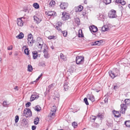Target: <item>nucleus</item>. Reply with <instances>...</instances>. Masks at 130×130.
Segmentation results:
<instances>
[{
	"label": "nucleus",
	"mask_w": 130,
	"mask_h": 130,
	"mask_svg": "<svg viewBox=\"0 0 130 130\" xmlns=\"http://www.w3.org/2000/svg\"><path fill=\"white\" fill-rule=\"evenodd\" d=\"M109 76L112 78H114L119 74V71L118 69L115 68L112 70H110L108 72Z\"/></svg>",
	"instance_id": "f257e3e1"
},
{
	"label": "nucleus",
	"mask_w": 130,
	"mask_h": 130,
	"mask_svg": "<svg viewBox=\"0 0 130 130\" xmlns=\"http://www.w3.org/2000/svg\"><path fill=\"white\" fill-rule=\"evenodd\" d=\"M34 19L35 21L37 24L40 23L42 20V15L41 14L38 13L34 16Z\"/></svg>",
	"instance_id": "f03ea898"
},
{
	"label": "nucleus",
	"mask_w": 130,
	"mask_h": 130,
	"mask_svg": "<svg viewBox=\"0 0 130 130\" xmlns=\"http://www.w3.org/2000/svg\"><path fill=\"white\" fill-rule=\"evenodd\" d=\"M56 110V106H53L52 107L51 111L48 116V117L50 119H51L53 118L55 116V112Z\"/></svg>",
	"instance_id": "7ed1b4c3"
},
{
	"label": "nucleus",
	"mask_w": 130,
	"mask_h": 130,
	"mask_svg": "<svg viewBox=\"0 0 130 130\" xmlns=\"http://www.w3.org/2000/svg\"><path fill=\"white\" fill-rule=\"evenodd\" d=\"M27 39L28 45L29 46H32L33 43L35 42V41L33 40V36L31 34L28 35Z\"/></svg>",
	"instance_id": "20e7f679"
},
{
	"label": "nucleus",
	"mask_w": 130,
	"mask_h": 130,
	"mask_svg": "<svg viewBox=\"0 0 130 130\" xmlns=\"http://www.w3.org/2000/svg\"><path fill=\"white\" fill-rule=\"evenodd\" d=\"M116 11L113 10H111L108 13V17L110 18H116L117 17Z\"/></svg>",
	"instance_id": "39448f33"
},
{
	"label": "nucleus",
	"mask_w": 130,
	"mask_h": 130,
	"mask_svg": "<svg viewBox=\"0 0 130 130\" xmlns=\"http://www.w3.org/2000/svg\"><path fill=\"white\" fill-rule=\"evenodd\" d=\"M23 114L26 117H30L32 115L31 111L29 109H25L24 111Z\"/></svg>",
	"instance_id": "423d86ee"
},
{
	"label": "nucleus",
	"mask_w": 130,
	"mask_h": 130,
	"mask_svg": "<svg viewBox=\"0 0 130 130\" xmlns=\"http://www.w3.org/2000/svg\"><path fill=\"white\" fill-rule=\"evenodd\" d=\"M76 59L77 64H82L84 62V58L81 56H77L76 57Z\"/></svg>",
	"instance_id": "0eeeda50"
},
{
	"label": "nucleus",
	"mask_w": 130,
	"mask_h": 130,
	"mask_svg": "<svg viewBox=\"0 0 130 130\" xmlns=\"http://www.w3.org/2000/svg\"><path fill=\"white\" fill-rule=\"evenodd\" d=\"M62 15L63 16L62 17V19L64 21L67 20L70 18L69 14L65 12H63Z\"/></svg>",
	"instance_id": "6e6552de"
},
{
	"label": "nucleus",
	"mask_w": 130,
	"mask_h": 130,
	"mask_svg": "<svg viewBox=\"0 0 130 130\" xmlns=\"http://www.w3.org/2000/svg\"><path fill=\"white\" fill-rule=\"evenodd\" d=\"M24 19L23 18H20L17 19V24L19 26H22L24 24V21L22 19Z\"/></svg>",
	"instance_id": "1a4fd4ad"
},
{
	"label": "nucleus",
	"mask_w": 130,
	"mask_h": 130,
	"mask_svg": "<svg viewBox=\"0 0 130 130\" xmlns=\"http://www.w3.org/2000/svg\"><path fill=\"white\" fill-rule=\"evenodd\" d=\"M121 108L120 112L122 113L123 114L125 113V110L127 108V106L126 104H122L120 105Z\"/></svg>",
	"instance_id": "9d476101"
},
{
	"label": "nucleus",
	"mask_w": 130,
	"mask_h": 130,
	"mask_svg": "<svg viewBox=\"0 0 130 130\" xmlns=\"http://www.w3.org/2000/svg\"><path fill=\"white\" fill-rule=\"evenodd\" d=\"M90 30L91 32H95L98 30L97 27L94 25L91 26L89 27Z\"/></svg>",
	"instance_id": "9b49d317"
},
{
	"label": "nucleus",
	"mask_w": 130,
	"mask_h": 130,
	"mask_svg": "<svg viewBox=\"0 0 130 130\" xmlns=\"http://www.w3.org/2000/svg\"><path fill=\"white\" fill-rule=\"evenodd\" d=\"M68 4L65 3H62L60 4V8L62 9H65L67 7Z\"/></svg>",
	"instance_id": "f8f14e48"
},
{
	"label": "nucleus",
	"mask_w": 130,
	"mask_h": 130,
	"mask_svg": "<svg viewBox=\"0 0 130 130\" xmlns=\"http://www.w3.org/2000/svg\"><path fill=\"white\" fill-rule=\"evenodd\" d=\"M83 9V6L81 5H80L79 6L75 8V11L76 12H79L82 11Z\"/></svg>",
	"instance_id": "ddd939ff"
},
{
	"label": "nucleus",
	"mask_w": 130,
	"mask_h": 130,
	"mask_svg": "<svg viewBox=\"0 0 130 130\" xmlns=\"http://www.w3.org/2000/svg\"><path fill=\"white\" fill-rule=\"evenodd\" d=\"M101 30L103 32L108 31L109 30V28L107 25H105L102 27Z\"/></svg>",
	"instance_id": "4468645a"
},
{
	"label": "nucleus",
	"mask_w": 130,
	"mask_h": 130,
	"mask_svg": "<svg viewBox=\"0 0 130 130\" xmlns=\"http://www.w3.org/2000/svg\"><path fill=\"white\" fill-rule=\"evenodd\" d=\"M113 112L115 117H119L121 116L119 114V112L118 111L114 110Z\"/></svg>",
	"instance_id": "2eb2a0df"
},
{
	"label": "nucleus",
	"mask_w": 130,
	"mask_h": 130,
	"mask_svg": "<svg viewBox=\"0 0 130 130\" xmlns=\"http://www.w3.org/2000/svg\"><path fill=\"white\" fill-rule=\"evenodd\" d=\"M100 45V41H96L94 42H93L91 43V45Z\"/></svg>",
	"instance_id": "dca6fc26"
},
{
	"label": "nucleus",
	"mask_w": 130,
	"mask_h": 130,
	"mask_svg": "<svg viewBox=\"0 0 130 130\" xmlns=\"http://www.w3.org/2000/svg\"><path fill=\"white\" fill-rule=\"evenodd\" d=\"M23 49H24V53L27 55H28L29 54V51L28 49L27 48V46H24L22 47Z\"/></svg>",
	"instance_id": "f3484780"
},
{
	"label": "nucleus",
	"mask_w": 130,
	"mask_h": 130,
	"mask_svg": "<svg viewBox=\"0 0 130 130\" xmlns=\"http://www.w3.org/2000/svg\"><path fill=\"white\" fill-rule=\"evenodd\" d=\"M44 42L41 39L39 38L38 40L37 46L39 45H43Z\"/></svg>",
	"instance_id": "a211bd4d"
},
{
	"label": "nucleus",
	"mask_w": 130,
	"mask_h": 130,
	"mask_svg": "<svg viewBox=\"0 0 130 130\" xmlns=\"http://www.w3.org/2000/svg\"><path fill=\"white\" fill-rule=\"evenodd\" d=\"M60 56L61 59L63 61H66L67 60L66 56L64 55L62 53H61L60 54Z\"/></svg>",
	"instance_id": "6ab92c4d"
},
{
	"label": "nucleus",
	"mask_w": 130,
	"mask_h": 130,
	"mask_svg": "<svg viewBox=\"0 0 130 130\" xmlns=\"http://www.w3.org/2000/svg\"><path fill=\"white\" fill-rule=\"evenodd\" d=\"M46 14L48 16H52L55 15V12L53 11H49L47 12H46Z\"/></svg>",
	"instance_id": "aec40b11"
},
{
	"label": "nucleus",
	"mask_w": 130,
	"mask_h": 130,
	"mask_svg": "<svg viewBox=\"0 0 130 130\" xmlns=\"http://www.w3.org/2000/svg\"><path fill=\"white\" fill-rule=\"evenodd\" d=\"M89 99L92 102H94L95 101L94 97L93 95H90V96L89 95H88L87 96Z\"/></svg>",
	"instance_id": "412c9836"
},
{
	"label": "nucleus",
	"mask_w": 130,
	"mask_h": 130,
	"mask_svg": "<svg viewBox=\"0 0 130 130\" xmlns=\"http://www.w3.org/2000/svg\"><path fill=\"white\" fill-rule=\"evenodd\" d=\"M55 2L54 0H51L49 4V6L52 7H54L55 4Z\"/></svg>",
	"instance_id": "4be33fe9"
},
{
	"label": "nucleus",
	"mask_w": 130,
	"mask_h": 130,
	"mask_svg": "<svg viewBox=\"0 0 130 130\" xmlns=\"http://www.w3.org/2000/svg\"><path fill=\"white\" fill-rule=\"evenodd\" d=\"M68 82H66L64 84V88L65 91L69 89V87L68 86Z\"/></svg>",
	"instance_id": "5701e85b"
},
{
	"label": "nucleus",
	"mask_w": 130,
	"mask_h": 130,
	"mask_svg": "<svg viewBox=\"0 0 130 130\" xmlns=\"http://www.w3.org/2000/svg\"><path fill=\"white\" fill-rule=\"evenodd\" d=\"M24 36V35L22 32H21L16 37V38L19 39H21Z\"/></svg>",
	"instance_id": "b1692460"
},
{
	"label": "nucleus",
	"mask_w": 130,
	"mask_h": 130,
	"mask_svg": "<svg viewBox=\"0 0 130 130\" xmlns=\"http://www.w3.org/2000/svg\"><path fill=\"white\" fill-rule=\"evenodd\" d=\"M78 36L79 37H84L83 34H82V30L79 29L78 31Z\"/></svg>",
	"instance_id": "393cba45"
},
{
	"label": "nucleus",
	"mask_w": 130,
	"mask_h": 130,
	"mask_svg": "<svg viewBox=\"0 0 130 130\" xmlns=\"http://www.w3.org/2000/svg\"><path fill=\"white\" fill-rule=\"evenodd\" d=\"M38 97L36 96V95H32L30 98V101H32L35 100V99L38 98Z\"/></svg>",
	"instance_id": "a878e982"
},
{
	"label": "nucleus",
	"mask_w": 130,
	"mask_h": 130,
	"mask_svg": "<svg viewBox=\"0 0 130 130\" xmlns=\"http://www.w3.org/2000/svg\"><path fill=\"white\" fill-rule=\"evenodd\" d=\"M48 46L46 45H45L44 46V49L43 51V53L48 52Z\"/></svg>",
	"instance_id": "bb28decb"
},
{
	"label": "nucleus",
	"mask_w": 130,
	"mask_h": 130,
	"mask_svg": "<svg viewBox=\"0 0 130 130\" xmlns=\"http://www.w3.org/2000/svg\"><path fill=\"white\" fill-rule=\"evenodd\" d=\"M33 57L34 59H36L37 58L38 56L37 53L36 52H32Z\"/></svg>",
	"instance_id": "cd10ccee"
},
{
	"label": "nucleus",
	"mask_w": 130,
	"mask_h": 130,
	"mask_svg": "<svg viewBox=\"0 0 130 130\" xmlns=\"http://www.w3.org/2000/svg\"><path fill=\"white\" fill-rule=\"evenodd\" d=\"M39 121V119L38 118H35L34 120V123L35 125H37Z\"/></svg>",
	"instance_id": "c85d7f7f"
},
{
	"label": "nucleus",
	"mask_w": 130,
	"mask_h": 130,
	"mask_svg": "<svg viewBox=\"0 0 130 130\" xmlns=\"http://www.w3.org/2000/svg\"><path fill=\"white\" fill-rule=\"evenodd\" d=\"M32 70V68L30 65H28V66L27 70L29 72H31Z\"/></svg>",
	"instance_id": "c756f323"
},
{
	"label": "nucleus",
	"mask_w": 130,
	"mask_h": 130,
	"mask_svg": "<svg viewBox=\"0 0 130 130\" xmlns=\"http://www.w3.org/2000/svg\"><path fill=\"white\" fill-rule=\"evenodd\" d=\"M74 21L76 23V24L78 25L79 24H80V21L79 19V18H74Z\"/></svg>",
	"instance_id": "7c9ffc66"
},
{
	"label": "nucleus",
	"mask_w": 130,
	"mask_h": 130,
	"mask_svg": "<svg viewBox=\"0 0 130 130\" xmlns=\"http://www.w3.org/2000/svg\"><path fill=\"white\" fill-rule=\"evenodd\" d=\"M61 32L63 35L64 37H66L67 36V30H65L63 31H61Z\"/></svg>",
	"instance_id": "2f4dec72"
},
{
	"label": "nucleus",
	"mask_w": 130,
	"mask_h": 130,
	"mask_svg": "<svg viewBox=\"0 0 130 130\" xmlns=\"http://www.w3.org/2000/svg\"><path fill=\"white\" fill-rule=\"evenodd\" d=\"M35 109L37 111H39L41 110V108L39 106H37L35 107Z\"/></svg>",
	"instance_id": "473e14b6"
},
{
	"label": "nucleus",
	"mask_w": 130,
	"mask_h": 130,
	"mask_svg": "<svg viewBox=\"0 0 130 130\" xmlns=\"http://www.w3.org/2000/svg\"><path fill=\"white\" fill-rule=\"evenodd\" d=\"M125 124L126 126L128 127H130V121H126L125 123Z\"/></svg>",
	"instance_id": "72a5a7b5"
},
{
	"label": "nucleus",
	"mask_w": 130,
	"mask_h": 130,
	"mask_svg": "<svg viewBox=\"0 0 130 130\" xmlns=\"http://www.w3.org/2000/svg\"><path fill=\"white\" fill-rule=\"evenodd\" d=\"M118 2L123 5H124L126 3L125 1L123 0H119Z\"/></svg>",
	"instance_id": "f704fd0d"
},
{
	"label": "nucleus",
	"mask_w": 130,
	"mask_h": 130,
	"mask_svg": "<svg viewBox=\"0 0 130 130\" xmlns=\"http://www.w3.org/2000/svg\"><path fill=\"white\" fill-rule=\"evenodd\" d=\"M111 0H104L103 2L106 5L109 4L111 2Z\"/></svg>",
	"instance_id": "c9c22d12"
},
{
	"label": "nucleus",
	"mask_w": 130,
	"mask_h": 130,
	"mask_svg": "<svg viewBox=\"0 0 130 130\" xmlns=\"http://www.w3.org/2000/svg\"><path fill=\"white\" fill-rule=\"evenodd\" d=\"M33 6L36 9H38L39 7V5L36 3H34L33 4Z\"/></svg>",
	"instance_id": "e433bc0d"
},
{
	"label": "nucleus",
	"mask_w": 130,
	"mask_h": 130,
	"mask_svg": "<svg viewBox=\"0 0 130 130\" xmlns=\"http://www.w3.org/2000/svg\"><path fill=\"white\" fill-rule=\"evenodd\" d=\"M72 125L74 128H76L77 126V123L75 122H74L72 123Z\"/></svg>",
	"instance_id": "4c0bfd02"
},
{
	"label": "nucleus",
	"mask_w": 130,
	"mask_h": 130,
	"mask_svg": "<svg viewBox=\"0 0 130 130\" xmlns=\"http://www.w3.org/2000/svg\"><path fill=\"white\" fill-rule=\"evenodd\" d=\"M8 103L7 101H4L3 102V105L5 107L6 106L8 105Z\"/></svg>",
	"instance_id": "58836bf2"
},
{
	"label": "nucleus",
	"mask_w": 130,
	"mask_h": 130,
	"mask_svg": "<svg viewBox=\"0 0 130 130\" xmlns=\"http://www.w3.org/2000/svg\"><path fill=\"white\" fill-rule=\"evenodd\" d=\"M44 53V56L45 58H49V54L48 52H46Z\"/></svg>",
	"instance_id": "ea45409f"
},
{
	"label": "nucleus",
	"mask_w": 130,
	"mask_h": 130,
	"mask_svg": "<svg viewBox=\"0 0 130 130\" xmlns=\"http://www.w3.org/2000/svg\"><path fill=\"white\" fill-rule=\"evenodd\" d=\"M96 118L97 117L95 116H92L90 117L91 121L93 122H94Z\"/></svg>",
	"instance_id": "a19ab883"
},
{
	"label": "nucleus",
	"mask_w": 130,
	"mask_h": 130,
	"mask_svg": "<svg viewBox=\"0 0 130 130\" xmlns=\"http://www.w3.org/2000/svg\"><path fill=\"white\" fill-rule=\"evenodd\" d=\"M19 117L18 116H16L15 117V123H17L19 120Z\"/></svg>",
	"instance_id": "79ce46f5"
},
{
	"label": "nucleus",
	"mask_w": 130,
	"mask_h": 130,
	"mask_svg": "<svg viewBox=\"0 0 130 130\" xmlns=\"http://www.w3.org/2000/svg\"><path fill=\"white\" fill-rule=\"evenodd\" d=\"M62 25V23L60 22H57L56 25V26L61 27Z\"/></svg>",
	"instance_id": "37998d69"
},
{
	"label": "nucleus",
	"mask_w": 130,
	"mask_h": 130,
	"mask_svg": "<svg viewBox=\"0 0 130 130\" xmlns=\"http://www.w3.org/2000/svg\"><path fill=\"white\" fill-rule=\"evenodd\" d=\"M55 36H49L48 37V39L51 40V39H54Z\"/></svg>",
	"instance_id": "c03bdc74"
},
{
	"label": "nucleus",
	"mask_w": 130,
	"mask_h": 130,
	"mask_svg": "<svg viewBox=\"0 0 130 130\" xmlns=\"http://www.w3.org/2000/svg\"><path fill=\"white\" fill-rule=\"evenodd\" d=\"M84 102H85L86 105H88L89 103L87 101V99L86 98H84Z\"/></svg>",
	"instance_id": "a18cd8bd"
},
{
	"label": "nucleus",
	"mask_w": 130,
	"mask_h": 130,
	"mask_svg": "<svg viewBox=\"0 0 130 130\" xmlns=\"http://www.w3.org/2000/svg\"><path fill=\"white\" fill-rule=\"evenodd\" d=\"M59 94H57V95L55 96V97H54V99L55 100L57 99V100H59L58 98H59Z\"/></svg>",
	"instance_id": "49530a36"
},
{
	"label": "nucleus",
	"mask_w": 130,
	"mask_h": 130,
	"mask_svg": "<svg viewBox=\"0 0 130 130\" xmlns=\"http://www.w3.org/2000/svg\"><path fill=\"white\" fill-rule=\"evenodd\" d=\"M31 104L30 102H28L26 104V106L27 107H28Z\"/></svg>",
	"instance_id": "de8ad7c7"
},
{
	"label": "nucleus",
	"mask_w": 130,
	"mask_h": 130,
	"mask_svg": "<svg viewBox=\"0 0 130 130\" xmlns=\"http://www.w3.org/2000/svg\"><path fill=\"white\" fill-rule=\"evenodd\" d=\"M12 45H11L9 46L7 48V49L8 50H12Z\"/></svg>",
	"instance_id": "09e8293b"
},
{
	"label": "nucleus",
	"mask_w": 130,
	"mask_h": 130,
	"mask_svg": "<svg viewBox=\"0 0 130 130\" xmlns=\"http://www.w3.org/2000/svg\"><path fill=\"white\" fill-rule=\"evenodd\" d=\"M60 27L56 26V28L58 30V31L61 32V29L60 28Z\"/></svg>",
	"instance_id": "8fccbe9b"
},
{
	"label": "nucleus",
	"mask_w": 130,
	"mask_h": 130,
	"mask_svg": "<svg viewBox=\"0 0 130 130\" xmlns=\"http://www.w3.org/2000/svg\"><path fill=\"white\" fill-rule=\"evenodd\" d=\"M42 74H41L36 79V80H38L39 79L41 78V76H42Z\"/></svg>",
	"instance_id": "3c124183"
},
{
	"label": "nucleus",
	"mask_w": 130,
	"mask_h": 130,
	"mask_svg": "<svg viewBox=\"0 0 130 130\" xmlns=\"http://www.w3.org/2000/svg\"><path fill=\"white\" fill-rule=\"evenodd\" d=\"M36 127L35 126H32V130H35L36 129Z\"/></svg>",
	"instance_id": "603ef678"
},
{
	"label": "nucleus",
	"mask_w": 130,
	"mask_h": 130,
	"mask_svg": "<svg viewBox=\"0 0 130 130\" xmlns=\"http://www.w3.org/2000/svg\"><path fill=\"white\" fill-rule=\"evenodd\" d=\"M108 99L107 98H106L104 100V102L105 103H107L108 102Z\"/></svg>",
	"instance_id": "864d4df0"
},
{
	"label": "nucleus",
	"mask_w": 130,
	"mask_h": 130,
	"mask_svg": "<svg viewBox=\"0 0 130 130\" xmlns=\"http://www.w3.org/2000/svg\"><path fill=\"white\" fill-rule=\"evenodd\" d=\"M43 45H38V47L40 49H41L42 48L43 46Z\"/></svg>",
	"instance_id": "5fc2aeb1"
},
{
	"label": "nucleus",
	"mask_w": 130,
	"mask_h": 130,
	"mask_svg": "<svg viewBox=\"0 0 130 130\" xmlns=\"http://www.w3.org/2000/svg\"><path fill=\"white\" fill-rule=\"evenodd\" d=\"M14 89L15 90H18V87L17 86L15 87L14 88Z\"/></svg>",
	"instance_id": "6e6d98bb"
},
{
	"label": "nucleus",
	"mask_w": 130,
	"mask_h": 130,
	"mask_svg": "<svg viewBox=\"0 0 130 130\" xmlns=\"http://www.w3.org/2000/svg\"><path fill=\"white\" fill-rule=\"evenodd\" d=\"M102 115H98L97 117H98V118H102Z\"/></svg>",
	"instance_id": "4d7b16f0"
},
{
	"label": "nucleus",
	"mask_w": 130,
	"mask_h": 130,
	"mask_svg": "<svg viewBox=\"0 0 130 130\" xmlns=\"http://www.w3.org/2000/svg\"><path fill=\"white\" fill-rule=\"evenodd\" d=\"M118 87L117 86H114L113 87V89H116Z\"/></svg>",
	"instance_id": "13d9d810"
},
{
	"label": "nucleus",
	"mask_w": 130,
	"mask_h": 130,
	"mask_svg": "<svg viewBox=\"0 0 130 130\" xmlns=\"http://www.w3.org/2000/svg\"><path fill=\"white\" fill-rule=\"evenodd\" d=\"M86 14V13L85 12H83L82 13V15H83V16H84Z\"/></svg>",
	"instance_id": "bf43d9fd"
},
{
	"label": "nucleus",
	"mask_w": 130,
	"mask_h": 130,
	"mask_svg": "<svg viewBox=\"0 0 130 130\" xmlns=\"http://www.w3.org/2000/svg\"><path fill=\"white\" fill-rule=\"evenodd\" d=\"M129 101V100L128 99H125V103H126V102L128 101Z\"/></svg>",
	"instance_id": "052dcab7"
},
{
	"label": "nucleus",
	"mask_w": 130,
	"mask_h": 130,
	"mask_svg": "<svg viewBox=\"0 0 130 130\" xmlns=\"http://www.w3.org/2000/svg\"><path fill=\"white\" fill-rule=\"evenodd\" d=\"M23 121H24L26 122V123H27V122L26 120L25 119H23Z\"/></svg>",
	"instance_id": "680f3d73"
},
{
	"label": "nucleus",
	"mask_w": 130,
	"mask_h": 130,
	"mask_svg": "<svg viewBox=\"0 0 130 130\" xmlns=\"http://www.w3.org/2000/svg\"><path fill=\"white\" fill-rule=\"evenodd\" d=\"M86 0H85V1H84V3L85 4H87V2L86 1Z\"/></svg>",
	"instance_id": "e2e57ef3"
},
{
	"label": "nucleus",
	"mask_w": 130,
	"mask_h": 130,
	"mask_svg": "<svg viewBox=\"0 0 130 130\" xmlns=\"http://www.w3.org/2000/svg\"><path fill=\"white\" fill-rule=\"evenodd\" d=\"M128 7L130 9V4H128Z\"/></svg>",
	"instance_id": "0e129e2a"
},
{
	"label": "nucleus",
	"mask_w": 130,
	"mask_h": 130,
	"mask_svg": "<svg viewBox=\"0 0 130 130\" xmlns=\"http://www.w3.org/2000/svg\"><path fill=\"white\" fill-rule=\"evenodd\" d=\"M12 54V53L11 52H10V53L9 54V55H11V54Z\"/></svg>",
	"instance_id": "69168bd1"
},
{
	"label": "nucleus",
	"mask_w": 130,
	"mask_h": 130,
	"mask_svg": "<svg viewBox=\"0 0 130 130\" xmlns=\"http://www.w3.org/2000/svg\"><path fill=\"white\" fill-rule=\"evenodd\" d=\"M99 91H96L97 92H98Z\"/></svg>",
	"instance_id": "338daca9"
},
{
	"label": "nucleus",
	"mask_w": 130,
	"mask_h": 130,
	"mask_svg": "<svg viewBox=\"0 0 130 130\" xmlns=\"http://www.w3.org/2000/svg\"><path fill=\"white\" fill-rule=\"evenodd\" d=\"M103 130H104L103 129Z\"/></svg>",
	"instance_id": "774afa93"
}]
</instances>
